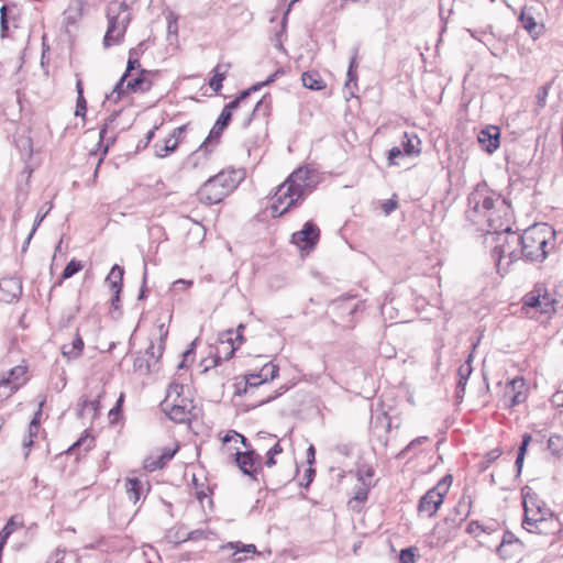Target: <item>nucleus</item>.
Segmentation results:
<instances>
[{"label": "nucleus", "instance_id": "49530a36", "mask_svg": "<svg viewBox=\"0 0 563 563\" xmlns=\"http://www.w3.org/2000/svg\"><path fill=\"white\" fill-rule=\"evenodd\" d=\"M519 20L521 21L522 23V26L530 33L532 34L533 31L536 30L537 27V22L534 20V18L530 14H527L525 12V10H522L520 16H519Z\"/></svg>", "mask_w": 563, "mask_h": 563}, {"label": "nucleus", "instance_id": "79ce46f5", "mask_svg": "<svg viewBox=\"0 0 563 563\" xmlns=\"http://www.w3.org/2000/svg\"><path fill=\"white\" fill-rule=\"evenodd\" d=\"M525 388V379L522 377H515L511 379L505 390V397H507L510 394H515L517 391H523Z\"/></svg>", "mask_w": 563, "mask_h": 563}, {"label": "nucleus", "instance_id": "f8f14e48", "mask_svg": "<svg viewBox=\"0 0 563 563\" xmlns=\"http://www.w3.org/2000/svg\"><path fill=\"white\" fill-rule=\"evenodd\" d=\"M320 239V230L312 221L303 224V228L291 235V243L301 250H312Z\"/></svg>", "mask_w": 563, "mask_h": 563}, {"label": "nucleus", "instance_id": "774afa93", "mask_svg": "<svg viewBox=\"0 0 563 563\" xmlns=\"http://www.w3.org/2000/svg\"><path fill=\"white\" fill-rule=\"evenodd\" d=\"M187 126H188V124H184L181 126L174 129V131L169 137H173V140H178V143H179Z\"/></svg>", "mask_w": 563, "mask_h": 563}, {"label": "nucleus", "instance_id": "4c0bfd02", "mask_svg": "<svg viewBox=\"0 0 563 563\" xmlns=\"http://www.w3.org/2000/svg\"><path fill=\"white\" fill-rule=\"evenodd\" d=\"M519 540L516 538V536L509 531L505 532L503 536V540L497 548V553L499 556L505 558L507 555L506 553V547L512 543H518Z\"/></svg>", "mask_w": 563, "mask_h": 563}, {"label": "nucleus", "instance_id": "3c124183", "mask_svg": "<svg viewBox=\"0 0 563 563\" xmlns=\"http://www.w3.org/2000/svg\"><path fill=\"white\" fill-rule=\"evenodd\" d=\"M65 559L75 560V554H67L65 551L57 550L53 555L49 556L48 563H64Z\"/></svg>", "mask_w": 563, "mask_h": 563}, {"label": "nucleus", "instance_id": "37998d69", "mask_svg": "<svg viewBox=\"0 0 563 563\" xmlns=\"http://www.w3.org/2000/svg\"><path fill=\"white\" fill-rule=\"evenodd\" d=\"M82 269V265L79 261L71 260L62 273V278L68 279Z\"/></svg>", "mask_w": 563, "mask_h": 563}, {"label": "nucleus", "instance_id": "393cba45", "mask_svg": "<svg viewBox=\"0 0 563 563\" xmlns=\"http://www.w3.org/2000/svg\"><path fill=\"white\" fill-rule=\"evenodd\" d=\"M361 485L355 488L354 496L350 499L349 505L354 509V503L363 504L367 500L368 492L372 486V482H365L364 477L360 476Z\"/></svg>", "mask_w": 563, "mask_h": 563}, {"label": "nucleus", "instance_id": "5fc2aeb1", "mask_svg": "<svg viewBox=\"0 0 563 563\" xmlns=\"http://www.w3.org/2000/svg\"><path fill=\"white\" fill-rule=\"evenodd\" d=\"M406 155L400 146H394L389 150L388 161L389 164L398 165V158Z\"/></svg>", "mask_w": 563, "mask_h": 563}, {"label": "nucleus", "instance_id": "7ed1b4c3", "mask_svg": "<svg viewBox=\"0 0 563 563\" xmlns=\"http://www.w3.org/2000/svg\"><path fill=\"white\" fill-rule=\"evenodd\" d=\"M511 211L496 223L488 233L496 235L493 255L496 257L498 269L506 268L521 257V235L511 231Z\"/></svg>", "mask_w": 563, "mask_h": 563}, {"label": "nucleus", "instance_id": "c756f323", "mask_svg": "<svg viewBox=\"0 0 563 563\" xmlns=\"http://www.w3.org/2000/svg\"><path fill=\"white\" fill-rule=\"evenodd\" d=\"M278 373L279 367L275 365L273 362L266 363L258 372L264 384L274 380L276 377H278Z\"/></svg>", "mask_w": 563, "mask_h": 563}, {"label": "nucleus", "instance_id": "c03bdc74", "mask_svg": "<svg viewBox=\"0 0 563 563\" xmlns=\"http://www.w3.org/2000/svg\"><path fill=\"white\" fill-rule=\"evenodd\" d=\"M208 534H209V532L203 529H196V530L185 533L181 538H178L177 543L184 542L187 540L197 541V540H201V539H207Z\"/></svg>", "mask_w": 563, "mask_h": 563}, {"label": "nucleus", "instance_id": "ddd939ff", "mask_svg": "<svg viewBox=\"0 0 563 563\" xmlns=\"http://www.w3.org/2000/svg\"><path fill=\"white\" fill-rule=\"evenodd\" d=\"M235 461L243 474L256 478L257 471L262 465V457L255 450L238 451L235 453Z\"/></svg>", "mask_w": 563, "mask_h": 563}, {"label": "nucleus", "instance_id": "f03ea898", "mask_svg": "<svg viewBox=\"0 0 563 563\" xmlns=\"http://www.w3.org/2000/svg\"><path fill=\"white\" fill-rule=\"evenodd\" d=\"M311 174L307 167H299L277 187L271 206L273 218L285 214L311 191Z\"/></svg>", "mask_w": 563, "mask_h": 563}, {"label": "nucleus", "instance_id": "052dcab7", "mask_svg": "<svg viewBox=\"0 0 563 563\" xmlns=\"http://www.w3.org/2000/svg\"><path fill=\"white\" fill-rule=\"evenodd\" d=\"M275 77H276V74H273V75H271V76H269L265 81L257 82V84L253 85L251 88L246 89L245 91H249V96H250V95H251V92H253V91H257V90H260L262 87H264V86H266V85H268V84L273 82V81H274V79H275Z\"/></svg>", "mask_w": 563, "mask_h": 563}, {"label": "nucleus", "instance_id": "7c9ffc66", "mask_svg": "<svg viewBox=\"0 0 563 563\" xmlns=\"http://www.w3.org/2000/svg\"><path fill=\"white\" fill-rule=\"evenodd\" d=\"M548 450L554 456L563 455V439L558 434H552L548 440Z\"/></svg>", "mask_w": 563, "mask_h": 563}, {"label": "nucleus", "instance_id": "473e14b6", "mask_svg": "<svg viewBox=\"0 0 563 563\" xmlns=\"http://www.w3.org/2000/svg\"><path fill=\"white\" fill-rule=\"evenodd\" d=\"M470 506L471 501L460 500L449 515L451 517L461 518V523H463L470 515Z\"/></svg>", "mask_w": 563, "mask_h": 563}, {"label": "nucleus", "instance_id": "0eeeda50", "mask_svg": "<svg viewBox=\"0 0 563 563\" xmlns=\"http://www.w3.org/2000/svg\"><path fill=\"white\" fill-rule=\"evenodd\" d=\"M522 505L525 511L522 527L528 532L541 533V526L547 521L548 517L552 516L551 509L534 493H527L523 496Z\"/></svg>", "mask_w": 563, "mask_h": 563}, {"label": "nucleus", "instance_id": "72a5a7b5", "mask_svg": "<svg viewBox=\"0 0 563 563\" xmlns=\"http://www.w3.org/2000/svg\"><path fill=\"white\" fill-rule=\"evenodd\" d=\"M26 367L22 365H18L9 371V373L1 378H9L11 380V385H15L16 388L20 387V379L25 375Z\"/></svg>", "mask_w": 563, "mask_h": 563}, {"label": "nucleus", "instance_id": "f704fd0d", "mask_svg": "<svg viewBox=\"0 0 563 563\" xmlns=\"http://www.w3.org/2000/svg\"><path fill=\"white\" fill-rule=\"evenodd\" d=\"M269 111V106L268 103L266 102L265 100V97H263L261 100H258L254 107V109L252 110V113L245 119L244 121V125L247 126L253 117H255L257 113H262L263 115H266Z\"/></svg>", "mask_w": 563, "mask_h": 563}, {"label": "nucleus", "instance_id": "bf43d9fd", "mask_svg": "<svg viewBox=\"0 0 563 563\" xmlns=\"http://www.w3.org/2000/svg\"><path fill=\"white\" fill-rule=\"evenodd\" d=\"M87 111V102L84 96L77 97L75 115H85Z\"/></svg>", "mask_w": 563, "mask_h": 563}, {"label": "nucleus", "instance_id": "338daca9", "mask_svg": "<svg viewBox=\"0 0 563 563\" xmlns=\"http://www.w3.org/2000/svg\"><path fill=\"white\" fill-rule=\"evenodd\" d=\"M465 386H466L465 382H463V380L462 382H457L456 391H455V398H456V400L459 402L462 401V399L464 397Z\"/></svg>", "mask_w": 563, "mask_h": 563}, {"label": "nucleus", "instance_id": "9d476101", "mask_svg": "<svg viewBox=\"0 0 563 563\" xmlns=\"http://www.w3.org/2000/svg\"><path fill=\"white\" fill-rule=\"evenodd\" d=\"M461 525V518L451 517L448 515L432 529L428 541L430 547L441 548L445 545L449 541L455 538L456 531Z\"/></svg>", "mask_w": 563, "mask_h": 563}, {"label": "nucleus", "instance_id": "2f4dec72", "mask_svg": "<svg viewBox=\"0 0 563 563\" xmlns=\"http://www.w3.org/2000/svg\"><path fill=\"white\" fill-rule=\"evenodd\" d=\"M263 380L258 373L254 374H247L245 375V388L243 393L245 395H252L254 389L263 385Z\"/></svg>", "mask_w": 563, "mask_h": 563}, {"label": "nucleus", "instance_id": "8fccbe9b", "mask_svg": "<svg viewBox=\"0 0 563 563\" xmlns=\"http://www.w3.org/2000/svg\"><path fill=\"white\" fill-rule=\"evenodd\" d=\"M400 563H416V552L413 548L402 549L399 554Z\"/></svg>", "mask_w": 563, "mask_h": 563}, {"label": "nucleus", "instance_id": "864d4df0", "mask_svg": "<svg viewBox=\"0 0 563 563\" xmlns=\"http://www.w3.org/2000/svg\"><path fill=\"white\" fill-rule=\"evenodd\" d=\"M466 532L474 537H478L482 532H486V528L478 521H471L466 527Z\"/></svg>", "mask_w": 563, "mask_h": 563}, {"label": "nucleus", "instance_id": "69168bd1", "mask_svg": "<svg viewBox=\"0 0 563 563\" xmlns=\"http://www.w3.org/2000/svg\"><path fill=\"white\" fill-rule=\"evenodd\" d=\"M115 115H117V112L112 113L110 117L107 118L106 120V123L103 124V126L101 128L100 132H99V137H100V141L103 140L104 135L107 134V130H108V125L114 121L115 119Z\"/></svg>", "mask_w": 563, "mask_h": 563}, {"label": "nucleus", "instance_id": "603ef678", "mask_svg": "<svg viewBox=\"0 0 563 563\" xmlns=\"http://www.w3.org/2000/svg\"><path fill=\"white\" fill-rule=\"evenodd\" d=\"M427 441H428V437H418V438L413 439L405 449H402L399 452L398 457H405L407 452H409L411 449L416 448L417 445L423 444Z\"/></svg>", "mask_w": 563, "mask_h": 563}, {"label": "nucleus", "instance_id": "b1692460", "mask_svg": "<svg viewBox=\"0 0 563 563\" xmlns=\"http://www.w3.org/2000/svg\"><path fill=\"white\" fill-rule=\"evenodd\" d=\"M123 274L124 269L119 265H114L107 276L111 290L117 295H120L122 289Z\"/></svg>", "mask_w": 563, "mask_h": 563}, {"label": "nucleus", "instance_id": "6ab92c4d", "mask_svg": "<svg viewBox=\"0 0 563 563\" xmlns=\"http://www.w3.org/2000/svg\"><path fill=\"white\" fill-rule=\"evenodd\" d=\"M177 448L168 449L165 448L158 454H151L144 460V468L147 472H154L163 468L176 454Z\"/></svg>", "mask_w": 563, "mask_h": 563}, {"label": "nucleus", "instance_id": "e433bc0d", "mask_svg": "<svg viewBox=\"0 0 563 563\" xmlns=\"http://www.w3.org/2000/svg\"><path fill=\"white\" fill-rule=\"evenodd\" d=\"M540 289H538V286L534 287V289L530 292H528L525 297V305L531 308H537L541 311V302H540Z\"/></svg>", "mask_w": 563, "mask_h": 563}, {"label": "nucleus", "instance_id": "09e8293b", "mask_svg": "<svg viewBox=\"0 0 563 563\" xmlns=\"http://www.w3.org/2000/svg\"><path fill=\"white\" fill-rule=\"evenodd\" d=\"M99 398H100V395H98V397L96 399H92V400H87V399H84L79 406H80V410H79V413L80 416H84L85 411L86 410H91L93 413L97 412L98 408H99Z\"/></svg>", "mask_w": 563, "mask_h": 563}, {"label": "nucleus", "instance_id": "5701e85b", "mask_svg": "<svg viewBox=\"0 0 563 563\" xmlns=\"http://www.w3.org/2000/svg\"><path fill=\"white\" fill-rule=\"evenodd\" d=\"M230 68V64H219L213 69V76L209 80V87L214 91L219 92L222 88V81L225 79L227 73Z\"/></svg>", "mask_w": 563, "mask_h": 563}, {"label": "nucleus", "instance_id": "58836bf2", "mask_svg": "<svg viewBox=\"0 0 563 563\" xmlns=\"http://www.w3.org/2000/svg\"><path fill=\"white\" fill-rule=\"evenodd\" d=\"M15 390H18L16 386L11 385L9 378H0V401L9 398Z\"/></svg>", "mask_w": 563, "mask_h": 563}, {"label": "nucleus", "instance_id": "c9c22d12", "mask_svg": "<svg viewBox=\"0 0 563 563\" xmlns=\"http://www.w3.org/2000/svg\"><path fill=\"white\" fill-rule=\"evenodd\" d=\"M133 367L135 371L148 374L153 366L151 360L145 354H142L135 357Z\"/></svg>", "mask_w": 563, "mask_h": 563}, {"label": "nucleus", "instance_id": "bb28decb", "mask_svg": "<svg viewBox=\"0 0 563 563\" xmlns=\"http://www.w3.org/2000/svg\"><path fill=\"white\" fill-rule=\"evenodd\" d=\"M302 85L310 90H321L325 87L318 71H306L301 76Z\"/></svg>", "mask_w": 563, "mask_h": 563}, {"label": "nucleus", "instance_id": "4468645a", "mask_svg": "<svg viewBox=\"0 0 563 563\" xmlns=\"http://www.w3.org/2000/svg\"><path fill=\"white\" fill-rule=\"evenodd\" d=\"M157 76L156 71L146 69H140L136 77H129L124 82V93L128 91L133 92H145L148 91L152 86L154 78Z\"/></svg>", "mask_w": 563, "mask_h": 563}, {"label": "nucleus", "instance_id": "6e6d98bb", "mask_svg": "<svg viewBox=\"0 0 563 563\" xmlns=\"http://www.w3.org/2000/svg\"><path fill=\"white\" fill-rule=\"evenodd\" d=\"M355 67H356V60H355V56H353L350 62V66H349L347 74H346V76H347V81L345 84L346 87H350V85L352 82H355L357 79V76L355 73Z\"/></svg>", "mask_w": 563, "mask_h": 563}, {"label": "nucleus", "instance_id": "a18cd8bd", "mask_svg": "<svg viewBox=\"0 0 563 563\" xmlns=\"http://www.w3.org/2000/svg\"><path fill=\"white\" fill-rule=\"evenodd\" d=\"M283 452V448L279 443V441H277L266 453V461H265V465L267 467H272L276 464V461H275V456L280 454Z\"/></svg>", "mask_w": 563, "mask_h": 563}, {"label": "nucleus", "instance_id": "a211bd4d", "mask_svg": "<svg viewBox=\"0 0 563 563\" xmlns=\"http://www.w3.org/2000/svg\"><path fill=\"white\" fill-rule=\"evenodd\" d=\"M220 550L222 552L225 551H233L228 556V563H240L243 560L246 559V556H242V553H256V547L254 544H244L240 541L236 542H228L227 544H223L220 547Z\"/></svg>", "mask_w": 563, "mask_h": 563}, {"label": "nucleus", "instance_id": "f257e3e1", "mask_svg": "<svg viewBox=\"0 0 563 563\" xmlns=\"http://www.w3.org/2000/svg\"><path fill=\"white\" fill-rule=\"evenodd\" d=\"M467 201V219L474 224L485 219L489 229L504 217H508L510 212V206L507 201L501 198L500 195L487 190L485 186H477V188L468 195Z\"/></svg>", "mask_w": 563, "mask_h": 563}, {"label": "nucleus", "instance_id": "1a4fd4ad", "mask_svg": "<svg viewBox=\"0 0 563 563\" xmlns=\"http://www.w3.org/2000/svg\"><path fill=\"white\" fill-rule=\"evenodd\" d=\"M184 386L177 383H172L168 386L167 395L162 402L163 410L170 420L183 423L190 420L191 410L186 406H178V398L181 395Z\"/></svg>", "mask_w": 563, "mask_h": 563}, {"label": "nucleus", "instance_id": "2eb2a0df", "mask_svg": "<svg viewBox=\"0 0 563 563\" xmlns=\"http://www.w3.org/2000/svg\"><path fill=\"white\" fill-rule=\"evenodd\" d=\"M22 294V283L19 278L7 277L0 279V301L11 303Z\"/></svg>", "mask_w": 563, "mask_h": 563}, {"label": "nucleus", "instance_id": "dca6fc26", "mask_svg": "<svg viewBox=\"0 0 563 563\" xmlns=\"http://www.w3.org/2000/svg\"><path fill=\"white\" fill-rule=\"evenodd\" d=\"M140 62L137 57H129L128 59V66L125 73L122 75V77L119 79L117 85L114 86L113 90L107 95V100L117 102L120 100L121 96L124 95V82L129 77L133 76L134 70L140 71Z\"/></svg>", "mask_w": 563, "mask_h": 563}, {"label": "nucleus", "instance_id": "de8ad7c7", "mask_svg": "<svg viewBox=\"0 0 563 563\" xmlns=\"http://www.w3.org/2000/svg\"><path fill=\"white\" fill-rule=\"evenodd\" d=\"M8 5L3 4L0 8V33L1 37H5L9 31V21H8Z\"/></svg>", "mask_w": 563, "mask_h": 563}, {"label": "nucleus", "instance_id": "412c9836", "mask_svg": "<svg viewBox=\"0 0 563 563\" xmlns=\"http://www.w3.org/2000/svg\"><path fill=\"white\" fill-rule=\"evenodd\" d=\"M167 334H168V330L165 329L164 324H161L159 325V341H161L159 346L157 347V350H155L154 344L151 343L144 353L151 360L152 366L156 365V363L158 362L159 357L163 354L164 341H165Z\"/></svg>", "mask_w": 563, "mask_h": 563}, {"label": "nucleus", "instance_id": "cd10ccee", "mask_svg": "<svg viewBox=\"0 0 563 563\" xmlns=\"http://www.w3.org/2000/svg\"><path fill=\"white\" fill-rule=\"evenodd\" d=\"M538 289H540L541 295V312L549 313L551 311H554L555 299L547 291V289L543 286L538 285Z\"/></svg>", "mask_w": 563, "mask_h": 563}, {"label": "nucleus", "instance_id": "0e129e2a", "mask_svg": "<svg viewBox=\"0 0 563 563\" xmlns=\"http://www.w3.org/2000/svg\"><path fill=\"white\" fill-rule=\"evenodd\" d=\"M383 210L386 214H389L391 211L396 210L398 207V203L394 199H388L383 203Z\"/></svg>", "mask_w": 563, "mask_h": 563}, {"label": "nucleus", "instance_id": "e2e57ef3", "mask_svg": "<svg viewBox=\"0 0 563 563\" xmlns=\"http://www.w3.org/2000/svg\"><path fill=\"white\" fill-rule=\"evenodd\" d=\"M531 434L529 433H525L522 435V441H521V444L519 446V450H518V454H521V456H525L526 455V452H527V448L531 441Z\"/></svg>", "mask_w": 563, "mask_h": 563}, {"label": "nucleus", "instance_id": "20e7f679", "mask_svg": "<svg viewBox=\"0 0 563 563\" xmlns=\"http://www.w3.org/2000/svg\"><path fill=\"white\" fill-rule=\"evenodd\" d=\"M239 181L235 170H221L206 180L197 195L200 201L216 205L229 196L238 187Z\"/></svg>", "mask_w": 563, "mask_h": 563}, {"label": "nucleus", "instance_id": "39448f33", "mask_svg": "<svg viewBox=\"0 0 563 563\" xmlns=\"http://www.w3.org/2000/svg\"><path fill=\"white\" fill-rule=\"evenodd\" d=\"M125 1H113L108 5L107 19L108 29L103 37V46L106 48L119 44L131 21Z\"/></svg>", "mask_w": 563, "mask_h": 563}, {"label": "nucleus", "instance_id": "a19ab883", "mask_svg": "<svg viewBox=\"0 0 563 563\" xmlns=\"http://www.w3.org/2000/svg\"><path fill=\"white\" fill-rule=\"evenodd\" d=\"M40 430L38 421H31L29 424V439L23 441V448L30 450L33 445V438L37 437ZM25 457L29 455V451L25 452Z\"/></svg>", "mask_w": 563, "mask_h": 563}, {"label": "nucleus", "instance_id": "6e6552de", "mask_svg": "<svg viewBox=\"0 0 563 563\" xmlns=\"http://www.w3.org/2000/svg\"><path fill=\"white\" fill-rule=\"evenodd\" d=\"M547 234L543 229L532 227L521 234V257L529 261H542L547 256Z\"/></svg>", "mask_w": 563, "mask_h": 563}, {"label": "nucleus", "instance_id": "680f3d73", "mask_svg": "<svg viewBox=\"0 0 563 563\" xmlns=\"http://www.w3.org/2000/svg\"><path fill=\"white\" fill-rule=\"evenodd\" d=\"M314 468H312L310 465L309 467L306 470V473H305V476H303V479H306V482H301L300 485L303 486L305 488H308L309 485L312 483L313 481V476H314Z\"/></svg>", "mask_w": 563, "mask_h": 563}, {"label": "nucleus", "instance_id": "13d9d810", "mask_svg": "<svg viewBox=\"0 0 563 563\" xmlns=\"http://www.w3.org/2000/svg\"><path fill=\"white\" fill-rule=\"evenodd\" d=\"M506 398H509V407H515L526 400V395L523 391H517L515 394L508 395Z\"/></svg>", "mask_w": 563, "mask_h": 563}, {"label": "nucleus", "instance_id": "ea45409f", "mask_svg": "<svg viewBox=\"0 0 563 563\" xmlns=\"http://www.w3.org/2000/svg\"><path fill=\"white\" fill-rule=\"evenodd\" d=\"M472 360H473V355L468 354L465 363L459 367V369H457L459 382H462V380L465 383L467 382L468 377L471 376V374L473 372Z\"/></svg>", "mask_w": 563, "mask_h": 563}, {"label": "nucleus", "instance_id": "a878e982", "mask_svg": "<svg viewBox=\"0 0 563 563\" xmlns=\"http://www.w3.org/2000/svg\"><path fill=\"white\" fill-rule=\"evenodd\" d=\"M420 140L417 135H410L408 133L404 134L402 141H401V148L405 152L406 155H419L420 150Z\"/></svg>", "mask_w": 563, "mask_h": 563}, {"label": "nucleus", "instance_id": "4be33fe9", "mask_svg": "<svg viewBox=\"0 0 563 563\" xmlns=\"http://www.w3.org/2000/svg\"><path fill=\"white\" fill-rule=\"evenodd\" d=\"M125 492L131 501L136 504L145 493L144 483L139 478H128L125 482Z\"/></svg>", "mask_w": 563, "mask_h": 563}, {"label": "nucleus", "instance_id": "9b49d317", "mask_svg": "<svg viewBox=\"0 0 563 563\" xmlns=\"http://www.w3.org/2000/svg\"><path fill=\"white\" fill-rule=\"evenodd\" d=\"M442 484L439 483L435 487L429 489L419 500L418 511L429 518L433 517L443 503L446 488L441 492Z\"/></svg>", "mask_w": 563, "mask_h": 563}, {"label": "nucleus", "instance_id": "aec40b11", "mask_svg": "<svg viewBox=\"0 0 563 563\" xmlns=\"http://www.w3.org/2000/svg\"><path fill=\"white\" fill-rule=\"evenodd\" d=\"M84 345V340L77 332L70 343L62 345V355L68 361L76 360L81 355Z\"/></svg>", "mask_w": 563, "mask_h": 563}, {"label": "nucleus", "instance_id": "c85d7f7f", "mask_svg": "<svg viewBox=\"0 0 563 563\" xmlns=\"http://www.w3.org/2000/svg\"><path fill=\"white\" fill-rule=\"evenodd\" d=\"M178 146V140H173V137H168L165 140L164 145L156 143L155 154L157 157H166L169 153L174 152Z\"/></svg>", "mask_w": 563, "mask_h": 563}, {"label": "nucleus", "instance_id": "423d86ee", "mask_svg": "<svg viewBox=\"0 0 563 563\" xmlns=\"http://www.w3.org/2000/svg\"><path fill=\"white\" fill-rule=\"evenodd\" d=\"M247 97L249 91H242L234 100L224 106L213 128L209 132V135L202 142L199 150L192 153V155L190 156V161L194 162V167L197 166L196 159H198L200 155H202L206 158V155L209 152V146H216L219 143L221 134L223 133V131L227 129L231 121L232 111L235 110L240 106V103Z\"/></svg>", "mask_w": 563, "mask_h": 563}, {"label": "nucleus", "instance_id": "f3484780", "mask_svg": "<svg viewBox=\"0 0 563 563\" xmlns=\"http://www.w3.org/2000/svg\"><path fill=\"white\" fill-rule=\"evenodd\" d=\"M500 130L496 125H488L478 133V142L489 154L499 147Z\"/></svg>", "mask_w": 563, "mask_h": 563}, {"label": "nucleus", "instance_id": "4d7b16f0", "mask_svg": "<svg viewBox=\"0 0 563 563\" xmlns=\"http://www.w3.org/2000/svg\"><path fill=\"white\" fill-rule=\"evenodd\" d=\"M285 391H286V388L285 387H280L278 391H275L274 394L268 395V396H266V397L255 401L254 404H252V407L255 408V407L262 406L264 404H267V402L276 399L278 396H280Z\"/></svg>", "mask_w": 563, "mask_h": 563}]
</instances>
